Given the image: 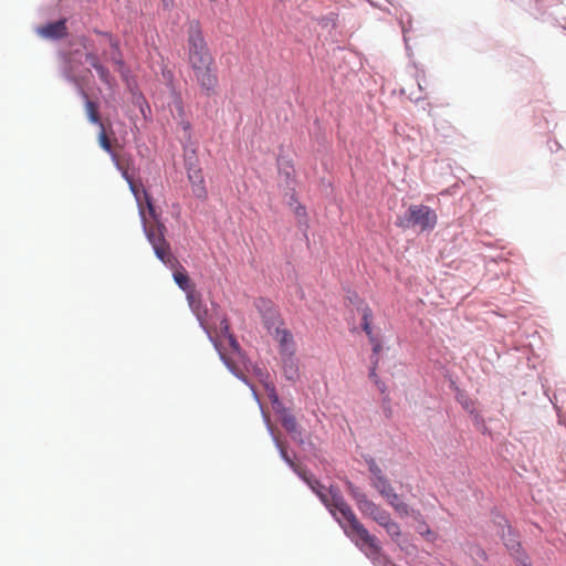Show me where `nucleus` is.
Returning a JSON list of instances; mask_svg holds the SVG:
<instances>
[{"label": "nucleus", "mask_w": 566, "mask_h": 566, "mask_svg": "<svg viewBox=\"0 0 566 566\" xmlns=\"http://www.w3.org/2000/svg\"><path fill=\"white\" fill-rule=\"evenodd\" d=\"M78 49L71 52L70 60L78 64H87L96 71H105L98 65V57L92 52V48L85 38L81 39Z\"/></svg>", "instance_id": "7"}, {"label": "nucleus", "mask_w": 566, "mask_h": 566, "mask_svg": "<svg viewBox=\"0 0 566 566\" xmlns=\"http://www.w3.org/2000/svg\"><path fill=\"white\" fill-rule=\"evenodd\" d=\"M375 385L379 388V390H380L381 392H385V391H386V386H385V384H384V382H381L379 379H376Z\"/></svg>", "instance_id": "35"}, {"label": "nucleus", "mask_w": 566, "mask_h": 566, "mask_svg": "<svg viewBox=\"0 0 566 566\" xmlns=\"http://www.w3.org/2000/svg\"><path fill=\"white\" fill-rule=\"evenodd\" d=\"M366 335L368 336L370 343L377 339V337L373 333V329L367 331Z\"/></svg>", "instance_id": "37"}, {"label": "nucleus", "mask_w": 566, "mask_h": 566, "mask_svg": "<svg viewBox=\"0 0 566 566\" xmlns=\"http://www.w3.org/2000/svg\"><path fill=\"white\" fill-rule=\"evenodd\" d=\"M400 23H401V25H402V32H403V35L406 36L407 29H406V27H405V23H403V20H402V19L400 20ZM405 41H407V39H406V38H405Z\"/></svg>", "instance_id": "38"}, {"label": "nucleus", "mask_w": 566, "mask_h": 566, "mask_svg": "<svg viewBox=\"0 0 566 566\" xmlns=\"http://www.w3.org/2000/svg\"><path fill=\"white\" fill-rule=\"evenodd\" d=\"M523 566H528V565H526V564H523Z\"/></svg>", "instance_id": "40"}, {"label": "nucleus", "mask_w": 566, "mask_h": 566, "mask_svg": "<svg viewBox=\"0 0 566 566\" xmlns=\"http://www.w3.org/2000/svg\"><path fill=\"white\" fill-rule=\"evenodd\" d=\"M197 81L200 83L201 87L208 95L214 92L218 82L214 73H200V75L197 77Z\"/></svg>", "instance_id": "13"}, {"label": "nucleus", "mask_w": 566, "mask_h": 566, "mask_svg": "<svg viewBox=\"0 0 566 566\" xmlns=\"http://www.w3.org/2000/svg\"><path fill=\"white\" fill-rule=\"evenodd\" d=\"M282 426L289 431V432H296L297 430V422L295 417L290 412H284L281 417Z\"/></svg>", "instance_id": "19"}, {"label": "nucleus", "mask_w": 566, "mask_h": 566, "mask_svg": "<svg viewBox=\"0 0 566 566\" xmlns=\"http://www.w3.org/2000/svg\"><path fill=\"white\" fill-rule=\"evenodd\" d=\"M221 358L223 359V361L226 363V365L232 370L234 371V366L231 364V361L226 358V356L223 354H221Z\"/></svg>", "instance_id": "34"}, {"label": "nucleus", "mask_w": 566, "mask_h": 566, "mask_svg": "<svg viewBox=\"0 0 566 566\" xmlns=\"http://www.w3.org/2000/svg\"><path fill=\"white\" fill-rule=\"evenodd\" d=\"M84 97H85V111H86V115L90 119V122H92L93 124H103L99 119V115H98V105L88 99L87 95L84 93Z\"/></svg>", "instance_id": "16"}, {"label": "nucleus", "mask_w": 566, "mask_h": 566, "mask_svg": "<svg viewBox=\"0 0 566 566\" xmlns=\"http://www.w3.org/2000/svg\"><path fill=\"white\" fill-rule=\"evenodd\" d=\"M175 0H161V6L164 10H171L174 8Z\"/></svg>", "instance_id": "33"}, {"label": "nucleus", "mask_w": 566, "mask_h": 566, "mask_svg": "<svg viewBox=\"0 0 566 566\" xmlns=\"http://www.w3.org/2000/svg\"><path fill=\"white\" fill-rule=\"evenodd\" d=\"M284 374L287 379L294 380L298 376L297 365L293 356H282Z\"/></svg>", "instance_id": "15"}, {"label": "nucleus", "mask_w": 566, "mask_h": 566, "mask_svg": "<svg viewBox=\"0 0 566 566\" xmlns=\"http://www.w3.org/2000/svg\"><path fill=\"white\" fill-rule=\"evenodd\" d=\"M259 307H263L264 312L262 313L263 322L269 332L274 329V337L280 344V352L282 356H294L295 354V344L293 339V335L284 328H280V317L277 311L272 306L271 302L265 300L259 301Z\"/></svg>", "instance_id": "3"}, {"label": "nucleus", "mask_w": 566, "mask_h": 566, "mask_svg": "<svg viewBox=\"0 0 566 566\" xmlns=\"http://www.w3.org/2000/svg\"><path fill=\"white\" fill-rule=\"evenodd\" d=\"M220 331L228 336L229 344L231 345L233 350L238 352L239 350V344L235 340V338L233 337V335L229 334V324H228V321L226 318H222L221 322H220Z\"/></svg>", "instance_id": "25"}, {"label": "nucleus", "mask_w": 566, "mask_h": 566, "mask_svg": "<svg viewBox=\"0 0 566 566\" xmlns=\"http://www.w3.org/2000/svg\"><path fill=\"white\" fill-rule=\"evenodd\" d=\"M38 34L44 39L59 40L66 35V22L64 19L50 22L38 28Z\"/></svg>", "instance_id": "8"}, {"label": "nucleus", "mask_w": 566, "mask_h": 566, "mask_svg": "<svg viewBox=\"0 0 566 566\" xmlns=\"http://www.w3.org/2000/svg\"><path fill=\"white\" fill-rule=\"evenodd\" d=\"M390 520H392L390 513L384 509L381 513L375 518V522L384 527Z\"/></svg>", "instance_id": "27"}, {"label": "nucleus", "mask_w": 566, "mask_h": 566, "mask_svg": "<svg viewBox=\"0 0 566 566\" xmlns=\"http://www.w3.org/2000/svg\"><path fill=\"white\" fill-rule=\"evenodd\" d=\"M371 318H373V312L368 306H365L363 308V316H361V327L365 333L367 331H371Z\"/></svg>", "instance_id": "26"}, {"label": "nucleus", "mask_w": 566, "mask_h": 566, "mask_svg": "<svg viewBox=\"0 0 566 566\" xmlns=\"http://www.w3.org/2000/svg\"><path fill=\"white\" fill-rule=\"evenodd\" d=\"M196 314H197V317L200 322V325L205 328V329H209L211 327L208 318H207V312H205L203 314L201 312H199L198 310H196Z\"/></svg>", "instance_id": "29"}, {"label": "nucleus", "mask_w": 566, "mask_h": 566, "mask_svg": "<svg viewBox=\"0 0 566 566\" xmlns=\"http://www.w3.org/2000/svg\"><path fill=\"white\" fill-rule=\"evenodd\" d=\"M505 545L511 551L512 554L518 553V548H520L518 542H516L514 539H510Z\"/></svg>", "instance_id": "32"}, {"label": "nucleus", "mask_w": 566, "mask_h": 566, "mask_svg": "<svg viewBox=\"0 0 566 566\" xmlns=\"http://www.w3.org/2000/svg\"><path fill=\"white\" fill-rule=\"evenodd\" d=\"M438 129H441V130L451 129L452 130L453 126L449 123H444V124H441V126Z\"/></svg>", "instance_id": "36"}, {"label": "nucleus", "mask_w": 566, "mask_h": 566, "mask_svg": "<svg viewBox=\"0 0 566 566\" xmlns=\"http://www.w3.org/2000/svg\"><path fill=\"white\" fill-rule=\"evenodd\" d=\"M367 464H368V470L370 472V483L378 479L386 476L385 473L382 472L381 468L375 461V459H369L367 461Z\"/></svg>", "instance_id": "18"}, {"label": "nucleus", "mask_w": 566, "mask_h": 566, "mask_svg": "<svg viewBox=\"0 0 566 566\" xmlns=\"http://www.w3.org/2000/svg\"><path fill=\"white\" fill-rule=\"evenodd\" d=\"M101 75H102L103 77H106L107 73L102 72V73H101Z\"/></svg>", "instance_id": "39"}, {"label": "nucleus", "mask_w": 566, "mask_h": 566, "mask_svg": "<svg viewBox=\"0 0 566 566\" xmlns=\"http://www.w3.org/2000/svg\"><path fill=\"white\" fill-rule=\"evenodd\" d=\"M276 446L280 449L281 457L284 459V461L298 474L302 475L305 471L302 470L298 465H296L293 460L289 457L285 448L282 446V443L276 440Z\"/></svg>", "instance_id": "21"}, {"label": "nucleus", "mask_w": 566, "mask_h": 566, "mask_svg": "<svg viewBox=\"0 0 566 566\" xmlns=\"http://www.w3.org/2000/svg\"><path fill=\"white\" fill-rule=\"evenodd\" d=\"M98 34L101 35V44L103 46H108V51L105 50V55L107 56V59L112 60L114 62V64L116 65H120L122 64V57H120V53H119V50H118V42L113 39L108 33H101L98 32Z\"/></svg>", "instance_id": "9"}, {"label": "nucleus", "mask_w": 566, "mask_h": 566, "mask_svg": "<svg viewBox=\"0 0 566 566\" xmlns=\"http://www.w3.org/2000/svg\"><path fill=\"white\" fill-rule=\"evenodd\" d=\"M370 484L399 516H408L411 513L409 505L395 492V489L387 476L378 479Z\"/></svg>", "instance_id": "6"}, {"label": "nucleus", "mask_w": 566, "mask_h": 566, "mask_svg": "<svg viewBox=\"0 0 566 566\" xmlns=\"http://www.w3.org/2000/svg\"><path fill=\"white\" fill-rule=\"evenodd\" d=\"M174 270L175 282L182 291L188 293V298H190V293L193 291V284L191 283L188 274L186 273L184 268H181V270Z\"/></svg>", "instance_id": "11"}, {"label": "nucleus", "mask_w": 566, "mask_h": 566, "mask_svg": "<svg viewBox=\"0 0 566 566\" xmlns=\"http://www.w3.org/2000/svg\"><path fill=\"white\" fill-rule=\"evenodd\" d=\"M318 497L326 505L333 516L337 520L345 534L358 546L366 555H377L380 552V545L376 536L358 521L350 506L344 500L337 488L331 486L327 492H318Z\"/></svg>", "instance_id": "1"}, {"label": "nucleus", "mask_w": 566, "mask_h": 566, "mask_svg": "<svg viewBox=\"0 0 566 566\" xmlns=\"http://www.w3.org/2000/svg\"><path fill=\"white\" fill-rule=\"evenodd\" d=\"M373 345V357H371V360L375 359L376 357H378V354L380 353L381 350V344L378 339L374 340L370 343Z\"/></svg>", "instance_id": "31"}, {"label": "nucleus", "mask_w": 566, "mask_h": 566, "mask_svg": "<svg viewBox=\"0 0 566 566\" xmlns=\"http://www.w3.org/2000/svg\"><path fill=\"white\" fill-rule=\"evenodd\" d=\"M143 192H144V197H145V201H146V206H147L148 212H149V214L154 219H156V212H155V207L153 205V200H151L149 193L146 190H143Z\"/></svg>", "instance_id": "28"}, {"label": "nucleus", "mask_w": 566, "mask_h": 566, "mask_svg": "<svg viewBox=\"0 0 566 566\" xmlns=\"http://www.w3.org/2000/svg\"><path fill=\"white\" fill-rule=\"evenodd\" d=\"M378 361H379L378 357L373 359V361H371L373 366H371V368L369 370V378L373 379L374 382H376V379H379L378 376H377V373H376V368H377Z\"/></svg>", "instance_id": "30"}, {"label": "nucleus", "mask_w": 566, "mask_h": 566, "mask_svg": "<svg viewBox=\"0 0 566 566\" xmlns=\"http://www.w3.org/2000/svg\"><path fill=\"white\" fill-rule=\"evenodd\" d=\"M189 180L191 182L192 193L198 199L207 198V189L205 186V179L200 170L189 171L188 174Z\"/></svg>", "instance_id": "10"}, {"label": "nucleus", "mask_w": 566, "mask_h": 566, "mask_svg": "<svg viewBox=\"0 0 566 566\" xmlns=\"http://www.w3.org/2000/svg\"><path fill=\"white\" fill-rule=\"evenodd\" d=\"M276 446L280 449L281 457L284 459V461L298 474L302 475L305 471L302 470L298 465H296L293 460L289 457L285 448L282 446V443L276 440Z\"/></svg>", "instance_id": "20"}, {"label": "nucleus", "mask_w": 566, "mask_h": 566, "mask_svg": "<svg viewBox=\"0 0 566 566\" xmlns=\"http://www.w3.org/2000/svg\"><path fill=\"white\" fill-rule=\"evenodd\" d=\"M120 170H122L123 177L126 179V181H127V182H128V185H129V189H130V191L134 193V196H135V198H136V200H137V202H138L139 211H140V210H143V211H144V209H143V208H142V206H140V201H139V188H138V186L135 184V181L133 180V178H132V177H129V175H128V172H127V170H126V169H123V168H122Z\"/></svg>", "instance_id": "24"}, {"label": "nucleus", "mask_w": 566, "mask_h": 566, "mask_svg": "<svg viewBox=\"0 0 566 566\" xmlns=\"http://www.w3.org/2000/svg\"><path fill=\"white\" fill-rule=\"evenodd\" d=\"M101 127V132L98 134V143H99V146L105 150L107 151L108 154H111L114 163L116 164L117 168L118 169H122V166L119 164V160H118V157L115 153H113L112 150V144H111V140L109 138L107 137L106 135V132H105V128H104V125L101 124L99 125Z\"/></svg>", "instance_id": "12"}, {"label": "nucleus", "mask_w": 566, "mask_h": 566, "mask_svg": "<svg viewBox=\"0 0 566 566\" xmlns=\"http://www.w3.org/2000/svg\"><path fill=\"white\" fill-rule=\"evenodd\" d=\"M385 531L387 534L395 541L398 542L399 537L401 536L400 526L397 522L394 520H390L385 526Z\"/></svg>", "instance_id": "22"}, {"label": "nucleus", "mask_w": 566, "mask_h": 566, "mask_svg": "<svg viewBox=\"0 0 566 566\" xmlns=\"http://www.w3.org/2000/svg\"><path fill=\"white\" fill-rule=\"evenodd\" d=\"M308 485L310 488L318 495V492H327L328 489H326L321 482L313 476H307L306 472H304L302 475H300Z\"/></svg>", "instance_id": "23"}, {"label": "nucleus", "mask_w": 566, "mask_h": 566, "mask_svg": "<svg viewBox=\"0 0 566 566\" xmlns=\"http://www.w3.org/2000/svg\"><path fill=\"white\" fill-rule=\"evenodd\" d=\"M211 55L197 23L189 27V61L192 71H210Z\"/></svg>", "instance_id": "4"}, {"label": "nucleus", "mask_w": 566, "mask_h": 566, "mask_svg": "<svg viewBox=\"0 0 566 566\" xmlns=\"http://www.w3.org/2000/svg\"><path fill=\"white\" fill-rule=\"evenodd\" d=\"M358 510L364 516L370 517L375 521V518L381 513L384 509L368 499L367 501L363 502V505Z\"/></svg>", "instance_id": "14"}, {"label": "nucleus", "mask_w": 566, "mask_h": 566, "mask_svg": "<svg viewBox=\"0 0 566 566\" xmlns=\"http://www.w3.org/2000/svg\"><path fill=\"white\" fill-rule=\"evenodd\" d=\"M437 213L424 205H411L400 226L403 228H419L420 231H431L437 224Z\"/></svg>", "instance_id": "5"}, {"label": "nucleus", "mask_w": 566, "mask_h": 566, "mask_svg": "<svg viewBox=\"0 0 566 566\" xmlns=\"http://www.w3.org/2000/svg\"><path fill=\"white\" fill-rule=\"evenodd\" d=\"M140 217L145 234L147 237V240L151 244L156 256L170 269H177L179 262L172 254L170 250V244L165 239V224L157 221L156 224L147 227L145 212L143 210H140Z\"/></svg>", "instance_id": "2"}, {"label": "nucleus", "mask_w": 566, "mask_h": 566, "mask_svg": "<svg viewBox=\"0 0 566 566\" xmlns=\"http://www.w3.org/2000/svg\"><path fill=\"white\" fill-rule=\"evenodd\" d=\"M346 485L348 493L356 501V505L359 509L363 505V502L368 500L367 495L349 481L346 482Z\"/></svg>", "instance_id": "17"}]
</instances>
